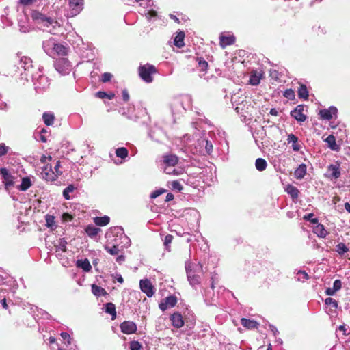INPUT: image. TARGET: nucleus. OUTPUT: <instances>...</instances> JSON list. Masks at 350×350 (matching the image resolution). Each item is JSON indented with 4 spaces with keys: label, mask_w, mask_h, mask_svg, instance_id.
<instances>
[{
    "label": "nucleus",
    "mask_w": 350,
    "mask_h": 350,
    "mask_svg": "<svg viewBox=\"0 0 350 350\" xmlns=\"http://www.w3.org/2000/svg\"><path fill=\"white\" fill-rule=\"evenodd\" d=\"M325 142L327 144V146L332 150L338 151L340 149L338 145L336 142L335 137L333 135H329L325 139Z\"/></svg>",
    "instance_id": "obj_25"
},
{
    "label": "nucleus",
    "mask_w": 350,
    "mask_h": 350,
    "mask_svg": "<svg viewBox=\"0 0 350 350\" xmlns=\"http://www.w3.org/2000/svg\"><path fill=\"white\" fill-rule=\"evenodd\" d=\"M317 226L314 228V233L316 234L319 237L324 238L327 234V231L325 228L324 226L321 224H316Z\"/></svg>",
    "instance_id": "obj_29"
},
{
    "label": "nucleus",
    "mask_w": 350,
    "mask_h": 350,
    "mask_svg": "<svg viewBox=\"0 0 350 350\" xmlns=\"http://www.w3.org/2000/svg\"><path fill=\"white\" fill-rule=\"evenodd\" d=\"M158 72L157 68L152 64H146L141 65L138 68L139 75L146 83H151L153 81V75Z\"/></svg>",
    "instance_id": "obj_6"
},
{
    "label": "nucleus",
    "mask_w": 350,
    "mask_h": 350,
    "mask_svg": "<svg viewBox=\"0 0 350 350\" xmlns=\"http://www.w3.org/2000/svg\"><path fill=\"white\" fill-rule=\"evenodd\" d=\"M85 232L90 238H95L101 231L100 228H96L93 225H88L85 228Z\"/></svg>",
    "instance_id": "obj_27"
},
{
    "label": "nucleus",
    "mask_w": 350,
    "mask_h": 350,
    "mask_svg": "<svg viewBox=\"0 0 350 350\" xmlns=\"http://www.w3.org/2000/svg\"><path fill=\"white\" fill-rule=\"evenodd\" d=\"M198 140L194 136L189 135L188 134L185 135L180 139V150L183 152L187 154V157L190 159L189 154H196L199 152L198 146Z\"/></svg>",
    "instance_id": "obj_4"
},
{
    "label": "nucleus",
    "mask_w": 350,
    "mask_h": 350,
    "mask_svg": "<svg viewBox=\"0 0 350 350\" xmlns=\"http://www.w3.org/2000/svg\"><path fill=\"white\" fill-rule=\"evenodd\" d=\"M110 221L109 216L105 215L103 217H96L94 218V222L96 226H107Z\"/></svg>",
    "instance_id": "obj_32"
},
{
    "label": "nucleus",
    "mask_w": 350,
    "mask_h": 350,
    "mask_svg": "<svg viewBox=\"0 0 350 350\" xmlns=\"http://www.w3.org/2000/svg\"><path fill=\"white\" fill-rule=\"evenodd\" d=\"M198 68L200 71L205 72L208 68V62L204 58L200 57L196 58Z\"/></svg>",
    "instance_id": "obj_40"
},
{
    "label": "nucleus",
    "mask_w": 350,
    "mask_h": 350,
    "mask_svg": "<svg viewBox=\"0 0 350 350\" xmlns=\"http://www.w3.org/2000/svg\"><path fill=\"white\" fill-rule=\"evenodd\" d=\"M75 190V187L73 185H69L66 187L63 191V196L66 200H70V197L69 193L72 192Z\"/></svg>",
    "instance_id": "obj_45"
},
{
    "label": "nucleus",
    "mask_w": 350,
    "mask_h": 350,
    "mask_svg": "<svg viewBox=\"0 0 350 350\" xmlns=\"http://www.w3.org/2000/svg\"><path fill=\"white\" fill-rule=\"evenodd\" d=\"M45 220H46V226L49 228H53V226L55 225V217L53 215H51L47 214L45 216Z\"/></svg>",
    "instance_id": "obj_47"
},
{
    "label": "nucleus",
    "mask_w": 350,
    "mask_h": 350,
    "mask_svg": "<svg viewBox=\"0 0 350 350\" xmlns=\"http://www.w3.org/2000/svg\"><path fill=\"white\" fill-rule=\"evenodd\" d=\"M61 336L64 340H67V342L68 345H70L71 343V341H70L71 338H70V336L69 335V334H68L67 332H62Z\"/></svg>",
    "instance_id": "obj_60"
},
{
    "label": "nucleus",
    "mask_w": 350,
    "mask_h": 350,
    "mask_svg": "<svg viewBox=\"0 0 350 350\" xmlns=\"http://www.w3.org/2000/svg\"><path fill=\"white\" fill-rule=\"evenodd\" d=\"M166 192V190L164 189H157V190H155L154 191H153L151 195H150V197L151 198H157L158 196H159L160 195Z\"/></svg>",
    "instance_id": "obj_55"
},
{
    "label": "nucleus",
    "mask_w": 350,
    "mask_h": 350,
    "mask_svg": "<svg viewBox=\"0 0 350 350\" xmlns=\"http://www.w3.org/2000/svg\"><path fill=\"white\" fill-rule=\"evenodd\" d=\"M284 190L293 200L297 199L300 193L296 187L291 184H288Z\"/></svg>",
    "instance_id": "obj_22"
},
{
    "label": "nucleus",
    "mask_w": 350,
    "mask_h": 350,
    "mask_svg": "<svg viewBox=\"0 0 350 350\" xmlns=\"http://www.w3.org/2000/svg\"><path fill=\"white\" fill-rule=\"evenodd\" d=\"M186 34L184 31H176V48L181 49L185 46V38Z\"/></svg>",
    "instance_id": "obj_23"
},
{
    "label": "nucleus",
    "mask_w": 350,
    "mask_h": 350,
    "mask_svg": "<svg viewBox=\"0 0 350 350\" xmlns=\"http://www.w3.org/2000/svg\"><path fill=\"white\" fill-rule=\"evenodd\" d=\"M198 143L199 144V145L205 143V149L207 154H210L213 152V146L210 141L204 139L200 140L198 139Z\"/></svg>",
    "instance_id": "obj_41"
},
{
    "label": "nucleus",
    "mask_w": 350,
    "mask_h": 350,
    "mask_svg": "<svg viewBox=\"0 0 350 350\" xmlns=\"http://www.w3.org/2000/svg\"><path fill=\"white\" fill-rule=\"evenodd\" d=\"M70 10V13L68 14L70 16H75L78 14L82 9L81 1H68V7Z\"/></svg>",
    "instance_id": "obj_15"
},
{
    "label": "nucleus",
    "mask_w": 350,
    "mask_h": 350,
    "mask_svg": "<svg viewBox=\"0 0 350 350\" xmlns=\"http://www.w3.org/2000/svg\"><path fill=\"white\" fill-rule=\"evenodd\" d=\"M76 265L77 267L81 268L86 272L90 271L92 269V266L87 258L84 260H78Z\"/></svg>",
    "instance_id": "obj_31"
},
{
    "label": "nucleus",
    "mask_w": 350,
    "mask_h": 350,
    "mask_svg": "<svg viewBox=\"0 0 350 350\" xmlns=\"http://www.w3.org/2000/svg\"><path fill=\"white\" fill-rule=\"evenodd\" d=\"M336 293V291L333 288V287H329L325 290V294L327 295H334Z\"/></svg>",
    "instance_id": "obj_64"
},
{
    "label": "nucleus",
    "mask_w": 350,
    "mask_h": 350,
    "mask_svg": "<svg viewBox=\"0 0 350 350\" xmlns=\"http://www.w3.org/2000/svg\"><path fill=\"white\" fill-rule=\"evenodd\" d=\"M53 50L59 56H66L68 53V49L59 43L53 44Z\"/></svg>",
    "instance_id": "obj_21"
},
{
    "label": "nucleus",
    "mask_w": 350,
    "mask_h": 350,
    "mask_svg": "<svg viewBox=\"0 0 350 350\" xmlns=\"http://www.w3.org/2000/svg\"><path fill=\"white\" fill-rule=\"evenodd\" d=\"M62 218V220L64 221H70L73 219L72 215L68 213H63Z\"/></svg>",
    "instance_id": "obj_58"
},
{
    "label": "nucleus",
    "mask_w": 350,
    "mask_h": 350,
    "mask_svg": "<svg viewBox=\"0 0 350 350\" xmlns=\"http://www.w3.org/2000/svg\"><path fill=\"white\" fill-rule=\"evenodd\" d=\"M173 239H174V237L171 234H167L165 237L164 245H165V248L169 251H170V244L172 243Z\"/></svg>",
    "instance_id": "obj_48"
},
{
    "label": "nucleus",
    "mask_w": 350,
    "mask_h": 350,
    "mask_svg": "<svg viewBox=\"0 0 350 350\" xmlns=\"http://www.w3.org/2000/svg\"><path fill=\"white\" fill-rule=\"evenodd\" d=\"M60 63H64L67 67H70V62L67 59L62 58L57 61L56 66L58 67Z\"/></svg>",
    "instance_id": "obj_61"
},
{
    "label": "nucleus",
    "mask_w": 350,
    "mask_h": 350,
    "mask_svg": "<svg viewBox=\"0 0 350 350\" xmlns=\"http://www.w3.org/2000/svg\"><path fill=\"white\" fill-rule=\"evenodd\" d=\"M61 167V163L59 161H57L55 163V165L54 166V173L57 176V178L59 177V176H61L62 174V171L60 170Z\"/></svg>",
    "instance_id": "obj_50"
},
{
    "label": "nucleus",
    "mask_w": 350,
    "mask_h": 350,
    "mask_svg": "<svg viewBox=\"0 0 350 350\" xmlns=\"http://www.w3.org/2000/svg\"><path fill=\"white\" fill-rule=\"evenodd\" d=\"M314 215L312 213H309L308 215H304V219L306 221H310L312 224H316L318 223L317 218H313Z\"/></svg>",
    "instance_id": "obj_52"
},
{
    "label": "nucleus",
    "mask_w": 350,
    "mask_h": 350,
    "mask_svg": "<svg viewBox=\"0 0 350 350\" xmlns=\"http://www.w3.org/2000/svg\"><path fill=\"white\" fill-rule=\"evenodd\" d=\"M185 269L188 281L191 286L196 288L201 282V278L199 273H203V267L200 262L194 264L190 261L185 262Z\"/></svg>",
    "instance_id": "obj_2"
},
{
    "label": "nucleus",
    "mask_w": 350,
    "mask_h": 350,
    "mask_svg": "<svg viewBox=\"0 0 350 350\" xmlns=\"http://www.w3.org/2000/svg\"><path fill=\"white\" fill-rule=\"evenodd\" d=\"M337 111V109L335 107L332 106L327 109L321 110L319 115L323 119L329 120L334 117V116H336Z\"/></svg>",
    "instance_id": "obj_16"
},
{
    "label": "nucleus",
    "mask_w": 350,
    "mask_h": 350,
    "mask_svg": "<svg viewBox=\"0 0 350 350\" xmlns=\"http://www.w3.org/2000/svg\"><path fill=\"white\" fill-rule=\"evenodd\" d=\"M0 174L3 178L5 189L9 191L14 185L15 177L5 167L0 168Z\"/></svg>",
    "instance_id": "obj_7"
},
{
    "label": "nucleus",
    "mask_w": 350,
    "mask_h": 350,
    "mask_svg": "<svg viewBox=\"0 0 350 350\" xmlns=\"http://www.w3.org/2000/svg\"><path fill=\"white\" fill-rule=\"evenodd\" d=\"M41 174L43 179L46 181L53 182L57 180V176L55 174L51 165L47 164L44 166Z\"/></svg>",
    "instance_id": "obj_11"
},
{
    "label": "nucleus",
    "mask_w": 350,
    "mask_h": 350,
    "mask_svg": "<svg viewBox=\"0 0 350 350\" xmlns=\"http://www.w3.org/2000/svg\"><path fill=\"white\" fill-rule=\"evenodd\" d=\"M139 286L142 291L146 293L148 297H151L154 295V286L149 280H141Z\"/></svg>",
    "instance_id": "obj_13"
},
{
    "label": "nucleus",
    "mask_w": 350,
    "mask_h": 350,
    "mask_svg": "<svg viewBox=\"0 0 350 350\" xmlns=\"http://www.w3.org/2000/svg\"><path fill=\"white\" fill-rule=\"evenodd\" d=\"M122 94L123 100L124 102H128L130 98L128 91L126 90H122Z\"/></svg>",
    "instance_id": "obj_63"
},
{
    "label": "nucleus",
    "mask_w": 350,
    "mask_h": 350,
    "mask_svg": "<svg viewBox=\"0 0 350 350\" xmlns=\"http://www.w3.org/2000/svg\"><path fill=\"white\" fill-rule=\"evenodd\" d=\"M31 16L33 21H38L40 23H43L44 25L46 27L52 25L54 22V20L52 18L47 17L36 10L32 11Z\"/></svg>",
    "instance_id": "obj_8"
},
{
    "label": "nucleus",
    "mask_w": 350,
    "mask_h": 350,
    "mask_svg": "<svg viewBox=\"0 0 350 350\" xmlns=\"http://www.w3.org/2000/svg\"><path fill=\"white\" fill-rule=\"evenodd\" d=\"M335 251L340 256L345 254L349 251V248L343 243H339L336 245Z\"/></svg>",
    "instance_id": "obj_42"
},
{
    "label": "nucleus",
    "mask_w": 350,
    "mask_h": 350,
    "mask_svg": "<svg viewBox=\"0 0 350 350\" xmlns=\"http://www.w3.org/2000/svg\"><path fill=\"white\" fill-rule=\"evenodd\" d=\"M142 346L138 341H132L130 343L131 350H140Z\"/></svg>",
    "instance_id": "obj_54"
},
{
    "label": "nucleus",
    "mask_w": 350,
    "mask_h": 350,
    "mask_svg": "<svg viewBox=\"0 0 350 350\" xmlns=\"http://www.w3.org/2000/svg\"><path fill=\"white\" fill-rule=\"evenodd\" d=\"M211 287L212 289H214L215 287V285L218 283V276L216 273H213L211 278Z\"/></svg>",
    "instance_id": "obj_56"
},
{
    "label": "nucleus",
    "mask_w": 350,
    "mask_h": 350,
    "mask_svg": "<svg viewBox=\"0 0 350 350\" xmlns=\"http://www.w3.org/2000/svg\"><path fill=\"white\" fill-rule=\"evenodd\" d=\"M179 103L184 110L189 108L191 106V98L189 95H181L178 98Z\"/></svg>",
    "instance_id": "obj_26"
},
{
    "label": "nucleus",
    "mask_w": 350,
    "mask_h": 350,
    "mask_svg": "<svg viewBox=\"0 0 350 350\" xmlns=\"http://www.w3.org/2000/svg\"><path fill=\"white\" fill-rule=\"evenodd\" d=\"M174 306H175V296L173 295L166 297L159 304V308L163 311Z\"/></svg>",
    "instance_id": "obj_17"
},
{
    "label": "nucleus",
    "mask_w": 350,
    "mask_h": 350,
    "mask_svg": "<svg viewBox=\"0 0 350 350\" xmlns=\"http://www.w3.org/2000/svg\"><path fill=\"white\" fill-rule=\"evenodd\" d=\"M297 275V280L300 282H304L309 278L308 273L305 271H298Z\"/></svg>",
    "instance_id": "obj_46"
},
{
    "label": "nucleus",
    "mask_w": 350,
    "mask_h": 350,
    "mask_svg": "<svg viewBox=\"0 0 350 350\" xmlns=\"http://www.w3.org/2000/svg\"><path fill=\"white\" fill-rule=\"evenodd\" d=\"M128 150L124 147L118 148L116 150V154L118 157L125 159L128 157Z\"/></svg>",
    "instance_id": "obj_43"
},
{
    "label": "nucleus",
    "mask_w": 350,
    "mask_h": 350,
    "mask_svg": "<svg viewBox=\"0 0 350 350\" xmlns=\"http://www.w3.org/2000/svg\"><path fill=\"white\" fill-rule=\"evenodd\" d=\"M121 332L126 334H131L136 332L137 329V325L130 321H125L122 322L120 325Z\"/></svg>",
    "instance_id": "obj_12"
},
{
    "label": "nucleus",
    "mask_w": 350,
    "mask_h": 350,
    "mask_svg": "<svg viewBox=\"0 0 350 350\" xmlns=\"http://www.w3.org/2000/svg\"><path fill=\"white\" fill-rule=\"evenodd\" d=\"M194 321L193 316L187 308L182 312H176V328L181 327L185 324L187 327L191 329L194 324Z\"/></svg>",
    "instance_id": "obj_5"
},
{
    "label": "nucleus",
    "mask_w": 350,
    "mask_h": 350,
    "mask_svg": "<svg viewBox=\"0 0 350 350\" xmlns=\"http://www.w3.org/2000/svg\"><path fill=\"white\" fill-rule=\"evenodd\" d=\"M42 119L46 126H51L54 123L55 116L50 112H44L42 114Z\"/></svg>",
    "instance_id": "obj_34"
},
{
    "label": "nucleus",
    "mask_w": 350,
    "mask_h": 350,
    "mask_svg": "<svg viewBox=\"0 0 350 350\" xmlns=\"http://www.w3.org/2000/svg\"><path fill=\"white\" fill-rule=\"evenodd\" d=\"M193 178L189 176L187 174H182V177L176 179V192L184 195V198L188 200L194 187L193 185Z\"/></svg>",
    "instance_id": "obj_3"
},
{
    "label": "nucleus",
    "mask_w": 350,
    "mask_h": 350,
    "mask_svg": "<svg viewBox=\"0 0 350 350\" xmlns=\"http://www.w3.org/2000/svg\"><path fill=\"white\" fill-rule=\"evenodd\" d=\"M304 105H299L291 111V116L297 122H303L306 120V116L304 114Z\"/></svg>",
    "instance_id": "obj_14"
},
{
    "label": "nucleus",
    "mask_w": 350,
    "mask_h": 350,
    "mask_svg": "<svg viewBox=\"0 0 350 350\" xmlns=\"http://www.w3.org/2000/svg\"><path fill=\"white\" fill-rule=\"evenodd\" d=\"M176 175L181 174L186 167H189L191 165V161H187L183 158H179L176 156Z\"/></svg>",
    "instance_id": "obj_18"
},
{
    "label": "nucleus",
    "mask_w": 350,
    "mask_h": 350,
    "mask_svg": "<svg viewBox=\"0 0 350 350\" xmlns=\"http://www.w3.org/2000/svg\"><path fill=\"white\" fill-rule=\"evenodd\" d=\"M165 167L164 171L166 174H171L175 173V157L174 155H165L163 160Z\"/></svg>",
    "instance_id": "obj_10"
},
{
    "label": "nucleus",
    "mask_w": 350,
    "mask_h": 350,
    "mask_svg": "<svg viewBox=\"0 0 350 350\" xmlns=\"http://www.w3.org/2000/svg\"><path fill=\"white\" fill-rule=\"evenodd\" d=\"M112 77V75L111 73L105 72L102 75V81L104 83H106L107 81H109Z\"/></svg>",
    "instance_id": "obj_59"
},
{
    "label": "nucleus",
    "mask_w": 350,
    "mask_h": 350,
    "mask_svg": "<svg viewBox=\"0 0 350 350\" xmlns=\"http://www.w3.org/2000/svg\"><path fill=\"white\" fill-rule=\"evenodd\" d=\"M9 150L10 147L5 146V144H0V157L5 155Z\"/></svg>",
    "instance_id": "obj_53"
},
{
    "label": "nucleus",
    "mask_w": 350,
    "mask_h": 350,
    "mask_svg": "<svg viewBox=\"0 0 350 350\" xmlns=\"http://www.w3.org/2000/svg\"><path fill=\"white\" fill-rule=\"evenodd\" d=\"M306 169H307V167H306V164H304V163L300 164L298 166V167H297V169L295 170V172H294L295 177L298 180L302 179L306 174Z\"/></svg>",
    "instance_id": "obj_24"
},
{
    "label": "nucleus",
    "mask_w": 350,
    "mask_h": 350,
    "mask_svg": "<svg viewBox=\"0 0 350 350\" xmlns=\"http://www.w3.org/2000/svg\"><path fill=\"white\" fill-rule=\"evenodd\" d=\"M342 287V282L340 280H336L333 284V288L337 292Z\"/></svg>",
    "instance_id": "obj_57"
},
{
    "label": "nucleus",
    "mask_w": 350,
    "mask_h": 350,
    "mask_svg": "<svg viewBox=\"0 0 350 350\" xmlns=\"http://www.w3.org/2000/svg\"><path fill=\"white\" fill-rule=\"evenodd\" d=\"M250 83L252 85H257L260 82V75L256 72H252L250 77Z\"/></svg>",
    "instance_id": "obj_39"
},
{
    "label": "nucleus",
    "mask_w": 350,
    "mask_h": 350,
    "mask_svg": "<svg viewBox=\"0 0 350 350\" xmlns=\"http://www.w3.org/2000/svg\"><path fill=\"white\" fill-rule=\"evenodd\" d=\"M255 167L257 170L262 172L266 170L267 163L265 159L262 158H258L255 161Z\"/></svg>",
    "instance_id": "obj_37"
},
{
    "label": "nucleus",
    "mask_w": 350,
    "mask_h": 350,
    "mask_svg": "<svg viewBox=\"0 0 350 350\" xmlns=\"http://www.w3.org/2000/svg\"><path fill=\"white\" fill-rule=\"evenodd\" d=\"M241 323L243 327L248 329L257 328L258 325V323L256 321L246 318H242L241 319Z\"/></svg>",
    "instance_id": "obj_30"
},
{
    "label": "nucleus",
    "mask_w": 350,
    "mask_h": 350,
    "mask_svg": "<svg viewBox=\"0 0 350 350\" xmlns=\"http://www.w3.org/2000/svg\"><path fill=\"white\" fill-rule=\"evenodd\" d=\"M92 292L95 296L97 297L105 296L106 295H107V293L105 291V289L95 284L92 285Z\"/></svg>",
    "instance_id": "obj_33"
},
{
    "label": "nucleus",
    "mask_w": 350,
    "mask_h": 350,
    "mask_svg": "<svg viewBox=\"0 0 350 350\" xmlns=\"http://www.w3.org/2000/svg\"><path fill=\"white\" fill-rule=\"evenodd\" d=\"M96 97H98L99 98L103 99V98H107V96H108V94L103 91H98L96 93Z\"/></svg>",
    "instance_id": "obj_62"
},
{
    "label": "nucleus",
    "mask_w": 350,
    "mask_h": 350,
    "mask_svg": "<svg viewBox=\"0 0 350 350\" xmlns=\"http://www.w3.org/2000/svg\"><path fill=\"white\" fill-rule=\"evenodd\" d=\"M283 96L289 100L295 99V92L292 89H286L284 92Z\"/></svg>",
    "instance_id": "obj_49"
},
{
    "label": "nucleus",
    "mask_w": 350,
    "mask_h": 350,
    "mask_svg": "<svg viewBox=\"0 0 350 350\" xmlns=\"http://www.w3.org/2000/svg\"><path fill=\"white\" fill-rule=\"evenodd\" d=\"M288 144H292V149L294 151H299L301 149V145L298 143V137L293 133L288 135L286 139Z\"/></svg>",
    "instance_id": "obj_20"
},
{
    "label": "nucleus",
    "mask_w": 350,
    "mask_h": 350,
    "mask_svg": "<svg viewBox=\"0 0 350 350\" xmlns=\"http://www.w3.org/2000/svg\"><path fill=\"white\" fill-rule=\"evenodd\" d=\"M188 21V18L182 13L176 12V23H185Z\"/></svg>",
    "instance_id": "obj_51"
},
{
    "label": "nucleus",
    "mask_w": 350,
    "mask_h": 350,
    "mask_svg": "<svg viewBox=\"0 0 350 350\" xmlns=\"http://www.w3.org/2000/svg\"><path fill=\"white\" fill-rule=\"evenodd\" d=\"M298 96L299 98H302L304 100H308V91L306 86L304 84H301L297 91Z\"/></svg>",
    "instance_id": "obj_38"
},
{
    "label": "nucleus",
    "mask_w": 350,
    "mask_h": 350,
    "mask_svg": "<svg viewBox=\"0 0 350 350\" xmlns=\"http://www.w3.org/2000/svg\"><path fill=\"white\" fill-rule=\"evenodd\" d=\"M104 248L111 255H117L120 252V250H119L118 245H113L112 247H109L108 245H105Z\"/></svg>",
    "instance_id": "obj_44"
},
{
    "label": "nucleus",
    "mask_w": 350,
    "mask_h": 350,
    "mask_svg": "<svg viewBox=\"0 0 350 350\" xmlns=\"http://www.w3.org/2000/svg\"><path fill=\"white\" fill-rule=\"evenodd\" d=\"M325 304L327 306H330L329 312H328L329 314H332V313H336V310L338 308V302L336 300H335L333 298L328 297L325 299Z\"/></svg>",
    "instance_id": "obj_28"
},
{
    "label": "nucleus",
    "mask_w": 350,
    "mask_h": 350,
    "mask_svg": "<svg viewBox=\"0 0 350 350\" xmlns=\"http://www.w3.org/2000/svg\"><path fill=\"white\" fill-rule=\"evenodd\" d=\"M220 46L224 49L227 46L234 44L235 38L233 36H225L221 33L219 36Z\"/></svg>",
    "instance_id": "obj_19"
},
{
    "label": "nucleus",
    "mask_w": 350,
    "mask_h": 350,
    "mask_svg": "<svg viewBox=\"0 0 350 350\" xmlns=\"http://www.w3.org/2000/svg\"><path fill=\"white\" fill-rule=\"evenodd\" d=\"M105 312L111 315V319L114 320L116 318V310L115 304L111 302L105 304Z\"/></svg>",
    "instance_id": "obj_35"
},
{
    "label": "nucleus",
    "mask_w": 350,
    "mask_h": 350,
    "mask_svg": "<svg viewBox=\"0 0 350 350\" xmlns=\"http://www.w3.org/2000/svg\"><path fill=\"white\" fill-rule=\"evenodd\" d=\"M31 181L29 177H24L22 178V183L20 185L17 187L18 189L20 191H26L31 186Z\"/></svg>",
    "instance_id": "obj_36"
},
{
    "label": "nucleus",
    "mask_w": 350,
    "mask_h": 350,
    "mask_svg": "<svg viewBox=\"0 0 350 350\" xmlns=\"http://www.w3.org/2000/svg\"><path fill=\"white\" fill-rule=\"evenodd\" d=\"M341 175L340 165L338 163L331 164L327 167L325 176L330 180H336Z\"/></svg>",
    "instance_id": "obj_9"
},
{
    "label": "nucleus",
    "mask_w": 350,
    "mask_h": 350,
    "mask_svg": "<svg viewBox=\"0 0 350 350\" xmlns=\"http://www.w3.org/2000/svg\"><path fill=\"white\" fill-rule=\"evenodd\" d=\"M200 213L195 208H186L176 211V224L183 226V232H181L176 229V235L180 237L183 239L185 235V241L187 243L191 241V235L189 230L193 228L199 223ZM184 240H180L183 242Z\"/></svg>",
    "instance_id": "obj_1"
}]
</instances>
